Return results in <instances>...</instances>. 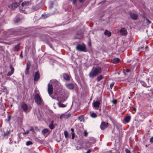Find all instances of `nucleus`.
<instances>
[{"label":"nucleus","instance_id":"6ab92c4d","mask_svg":"<svg viewBox=\"0 0 153 153\" xmlns=\"http://www.w3.org/2000/svg\"><path fill=\"white\" fill-rule=\"evenodd\" d=\"M120 61V59L118 58H114L112 60V62L114 63H118Z\"/></svg>","mask_w":153,"mask_h":153},{"label":"nucleus","instance_id":"79ce46f5","mask_svg":"<svg viewBox=\"0 0 153 153\" xmlns=\"http://www.w3.org/2000/svg\"><path fill=\"white\" fill-rule=\"evenodd\" d=\"M33 127L35 130L37 131L39 130L38 128L36 126H34Z\"/></svg>","mask_w":153,"mask_h":153},{"label":"nucleus","instance_id":"680f3d73","mask_svg":"<svg viewBox=\"0 0 153 153\" xmlns=\"http://www.w3.org/2000/svg\"><path fill=\"white\" fill-rule=\"evenodd\" d=\"M133 109H134V111H135L136 108H134H134H133Z\"/></svg>","mask_w":153,"mask_h":153},{"label":"nucleus","instance_id":"423d86ee","mask_svg":"<svg viewBox=\"0 0 153 153\" xmlns=\"http://www.w3.org/2000/svg\"><path fill=\"white\" fill-rule=\"evenodd\" d=\"M48 91L50 95L52 94L53 92V87L51 84L50 83H48Z\"/></svg>","mask_w":153,"mask_h":153},{"label":"nucleus","instance_id":"1a4fd4ad","mask_svg":"<svg viewBox=\"0 0 153 153\" xmlns=\"http://www.w3.org/2000/svg\"><path fill=\"white\" fill-rule=\"evenodd\" d=\"M149 79H146V81L148 82L147 83H146L144 81H140V83L141 85L145 87H150V84H149Z\"/></svg>","mask_w":153,"mask_h":153},{"label":"nucleus","instance_id":"2eb2a0df","mask_svg":"<svg viewBox=\"0 0 153 153\" xmlns=\"http://www.w3.org/2000/svg\"><path fill=\"white\" fill-rule=\"evenodd\" d=\"M53 123H54V121L53 120H52L51 121V123H50V124H49V128L51 129H53L55 127V126L54 125H55V124L53 125Z\"/></svg>","mask_w":153,"mask_h":153},{"label":"nucleus","instance_id":"aec40b11","mask_svg":"<svg viewBox=\"0 0 153 153\" xmlns=\"http://www.w3.org/2000/svg\"><path fill=\"white\" fill-rule=\"evenodd\" d=\"M48 131H49L48 129L47 128H45L42 130V134L43 135H45L47 133H48V134L49 133H48Z\"/></svg>","mask_w":153,"mask_h":153},{"label":"nucleus","instance_id":"c03bdc74","mask_svg":"<svg viewBox=\"0 0 153 153\" xmlns=\"http://www.w3.org/2000/svg\"><path fill=\"white\" fill-rule=\"evenodd\" d=\"M71 1L72 2L73 4H74L76 3V0H71Z\"/></svg>","mask_w":153,"mask_h":153},{"label":"nucleus","instance_id":"13d9d810","mask_svg":"<svg viewBox=\"0 0 153 153\" xmlns=\"http://www.w3.org/2000/svg\"><path fill=\"white\" fill-rule=\"evenodd\" d=\"M44 15H42V17H43V18H46V17H44Z\"/></svg>","mask_w":153,"mask_h":153},{"label":"nucleus","instance_id":"473e14b6","mask_svg":"<svg viewBox=\"0 0 153 153\" xmlns=\"http://www.w3.org/2000/svg\"><path fill=\"white\" fill-rule=\"evenodd\" d=\"M30 62H28L27 64L26 68H30Z\"/></svg>","mask_w":153,"mask_h":153},{"label":"nucleus","instance_id":"37998d69","mask_svg":"<svg viewBox=\"0 0 153 153\" xmlns=\"http://www.w3.org/2000/svg\"><path fill=\"white\" fill-rule=\"evenodd\" d=\"M150 141L151 142L153 143V137H152L150 138Z\"/></svg>","mask_w":153,"mask_h":153},{"label":"nucleus","instance_id":"f03ea898","mask_svg":"<svg viewBox=\"0 0 153 153\" xmlns=\"http://www.w3.org/2000/svg\"><path fill=\"white\" fill-rule=\"evenodd\" d=\"M34 99L35 102L38 105H41L43 103V101L40 95L36 94L34 96Z\"/></svg>","mask_w":153,"mask_h":153},{"label":"nucleus","instance_id":"bb28decb","mask_svg":"<svg viewBox=\"0 0 153 153\" xmlns=\"http://www.w3.org/2000/svg\"><path fill=\"white\" fill-rule=\"evenodd\" d=\"M103 77L102 75H100L97 77V81L98 82L100 81L103 78Z\"/></svg>","mask_w":153,"mask_h":153},{"label":"nucleus","instance_id":"49530a36","mask_svg":"<svg viewBox=\"0 0 153 153\" xmlns=\"http://www.w3.org/2000/svg\"><path fill=\"white\" fill-rule=\"evenodd\" d=\"M72 139H74V133H72Z\"/></svg>","mask_w":153,"mask_h":153},{"label":"nucleus","instance_id":"a19ab883","mask_svg":"<svg viewBox=\"0 0 153 153\" xmlns=\"http://www.w3.org/2000/svg\"><path fill=\"white\" fill-rule=\"evenodd\" d=\"M20 20V19L19 18H17L15 20V22L16 23L18 22Z\"/></svg>","mask_w":153,"mask_h":153},{"label":"nucleus","instance_id":"e433bc0d","mask_svg":"<svg viewBox=\"0 0 153 153\" xmlns=\"http://www.w3.org/2000/svg\"><path fill=\"white\" fill-rule=\"evenodd\" d=\"M113 104H115L117 103V100H113L112 101Z\"/></svg>","mask_w":153,"mask_h":153},{"label":"nucleus","instance_id":"412c9836","mask_svg":"<svg viewBox=\"0 0 153 153\" xmlns=\"http://www.w3.org/2000/svg\"><path fill=\"white\" fill-rule=\"evenodd\" d=\"M86 46L85 45L82 43L81 44H78L76 47V48H85Z\"/></svg>","mask_w":153,"mask_h":153},{"label":"nucleus","instance_id":"8fccbe9b","mask_svg":"<svg viewBox=\"0 0 153 153\" xmlns=\"http://www.w3.org/2000/svg\"><path fill=\"white\" fill-rule=\"evenodd\" d=\"M71 116V114H67L66 116L67 117H70Z\"/></svg>","mask_w":153,"mask_h":153},{"label":"nucleus","instance_id":"7ed1b4c3","mask_svg":"<svg viewBox=\"0 0 153 153\" xmlns=\"http://www.w3.org/2000/svg\"><path fill=\"white\" fill-rule=\"evenodd\" d=\"M31 5V3L30 1H25L23 2L22 4V9L21 10V11L23 12L24 11L23 8H26L30 7Z\"/></svg>","mask_w":153,"mask_h":153},{"label":"nucleus","instance_id":"4c0bfd02","mask_svg":"<svg viewBox=\"0 0 153 153\" xmlns=\"http://www.w3.org/2000/svg\"><path fill=\"white\" fill-rule=\"evenodd\" d=\"M11 117V116L10 115H9L8 117V120H7V122H9L10 120Z\"/></svg>","mask_w":153,"mask_h":153},{"label":"nucleus","instance_id":"de8ad7c7","mask_svg":"<svg viewBox=\"0 0 153 153\" xmlns=\"http://www.w3.org/2000/svg\"><path fill=\"white\" fill-rule=\"evenodd\" d=\"M88 134V133L86 132V131H85L84 132V136H87Z\"/></svg>","mask_w":153,"mask_h":153},{"label":"nucleus","instance_id":"c756f323","mask_svg":"<svg viewBox=\"0 0 153 153\" xmlns=\"http://www.w3.org/2000/svg\"><path fill=\"white\" fill-rule=\"evenodd\" d=\"M33 144V142L30 141H28L26 143V145L27 146H29L30 145Z\"/></svg>","mask_w":153,"mask_h":153},{"label":"nucleus","instance_id":"58836bf2","mask_svg":"<svg viewBox=\"0 0 153 153\" xmlns=\"http://www.w3.org/2000/svg\"><path fill=\"white\" fill-rule=\"evenodd\" d=\"M29 132V130H27L26 132H23L24 134H28Z\"/></svg>","mask_w":153,"mask_h":153},{"label":"nucleus","instance_id":"4468645a","mask_svg":"<svg viewBox=\"0 0 153 153\" xmlns=\"http://www.w3.org/2000/svg\"><path fill=\"white\" fill-rule=\"evenodd\" d=\"M119 31L120 33L122 35H125L127 33V30L124 28H122Z\"/></svg>","mask_w":153,"mask_h":153},{"label":"nucleus","instance_id":"a18cd8bd","mask_svg":"<svg viewBox=\"0 0 153 153\" xmlns=\"http://www.w3.org/2000/svg\"><path fill=\"white\" fill-rule=\"evenodd\" d=\"M126 71L127 73H129V72H130V70L129 69H126Z\"/></svg>","mask_w":153,"mask_h":153},{"label":"nucleus","instance_id":"603ef678","mask_svg":"<svg viewBox=\"0 0 153 153\" xmlns=\"http://www.w3.org/2000/svg\"><path fill=\"white\" fill-rule=\"evenodd\" d=\"M71 131L72 132V133H74V128H71Z\"/></svg>","mask_w":153,"mask_h":153},{"label":"nucleus","instance_id":"09e8293b","mask_svg":"<svg viewBox=\"0 0 153 153\" xmlns=\"http://www.w3.org/2000/svg\"><path fill=\"white\" fill-rule=\"evenodd\" d=\"M91 149H89L85 153H90L91 152Z\"/></svg>","mask_w":153,"mask_h":153},{"label":"nucleus","instance_id":"6e6d98bb","mask_svg":"<svg viewBox=\"0 0 153 153\" xmlns=\"http://www.w3.org/2000/svg\"><path fill=\"white\" fill-rule=\"evenodd\" d=\"M147 21L149 22V24H150V23H151V22L149 20L147 19Z\"/></svg>","mask_w":153,"mask_h":153},{"label":"nucleus","instance_id":"ea45409f","mask_svg":"<svg viewBox=\"0 0 153 153\" xmlns=\"http://www.w3.org/2000/svg\"><path fill=\"white\" fill-rule=\"evenodd\" d=\"M125 152H126V153H130V152L129 150H128V149H126L125 150Z\"/></svg>","mask_w":153,"mask_h":153},{"label":"nucleus","instance_id":"f257e3e1","mask_svg":"<svg viewBox=\"0 0 153 153\" xmlns=\"http://www.w3.org/2000/svg\"><path fill=\"white\" fill-rule=\"evenodd\" d=\"M102 71V69L100 66H97L93 67L91 71L89 74L90 77L94 78L99 74H100Z\"/></svg>","mask_w":153,"mask_h":153},{"label":"nucleus","instance_id":"69168bd1","mask_svg":"<svg viewBox=\"0 0 153 153\" xmlns=\"http://www.w3.org/2000/svg\"><path fill=\"white\" fill-rule=\"evenodd\" d=\"M139 51V50H137V51Z\"/></svg>","mask_w":153,"mask_h":153},{"label":"nucleus","instance_id":"393cba45","mask_svg":"<svg viewBox=\"0 0 153 153\" xmlns=\"http://www.w3.org/2000/svg\"><path fill=\"white\" fill-rule=\"evenodd\" d=\"M57 104L59 107H65L66 106L65 105L62 104L60 102H58Z\"/></svg>","mask_w":153,"mask_h":153},{"label":"nucleus","instance_id":"2f4dec72","mask_svg":"<svg viewBox=\"0 0 153 153\" xmlns=\"http://www.w3.org/2000/svg\"><path fill=\"white\" fill-rule=\"evenodd\" d=\"M29 68H26L25 71V74L26 75H27L28 73L29 70Z\"/></svg>","mask_w":153,"mask_h":153},{"label":"nucleus","instance_id":"3c124183","mask_svg":"<svg viewBox=\"0 0 153 153\" xmlns=\"http://www.w3.org/2000/svg\"><path fill=\"white\" fill-rule=\"evenodd\" d=\"M19 45H20L19 44H18L17 45H16L14 48H18L19 47H20V46H19Z\"/></svg>","mask_w":153,"mask_h":153},{"label":"nucleus","instance_id":"0eeeda50","mask_svg":"<svg viewBox=\"0 0 153 153\" xmlns=\"http://www.w3.org/2000/svg\"><path fill=\"white\" fill-rule=\"evenodd\" d=\"M108 123L104 121L102 122L100 126V128L102 130H104L108 127Z\"/></svg>","mask_w":153,"mask_h":153},{"label":"nucleus","instance_id":"864d4df0","mask_svg":"<svg viewBox=\"0 0 153 153\" xmlns=\"http://www.w3.org/2000/svg\"><path fill=\"white\" fill-rule=\"evenodd\" d=\"M20 56L21 57H22V51L21 52V53L20 54Z\"/></svg>","mask_w":153,"mask_h":153},{"label":"nucleus","instance_id":"dca6fc26","mask_svg":"<svg viewBox=\"0 0 153 153\" xmlns=\"http://www.w3.org/2000/svg\"><path fill=\"white\" fill-rule=\"evenodd\" d=\"M3 136L4 137H7L9 136L10 134V131H4L3 132Z\"/></svg>","mask_w":153,"mask_h":153},{"label":"nucleus","instance_id":"6e6552de","mask_svg":"<svg viewBox=\"0 0 153 153\" xmlns=\"http://www.w3.org/2000/svg\"><path fill=\"white\" fill-rule=\"evenodd\" d=\"M33 76L34 78V80L35 81H37L40 77L39 72H35L33 74Z\"/></svg>","mask_w":153,"mask_h":153},{"label":"nucleus","instance_id":"c85d7f7f","mask_svg":"<svg viewBox=\"0 0 153 153\" xmlns=\"http://www.w3.org/2000/svg\"><path fill=\"white\" fill-rule=\"evenodd\" d=\"M91 116L93 118H96L97 117V115L94 113L93 112L91 114Z\"/></svg>","mask_w":153,"mask_h":153},{"label":"nucleus","instance_id":"4d7b16f0","mask_svg":"<svg viewBox=\"0 0 153 153\" xmlns=\"http://www.w3.org/2000/svg\"><path fill=\"white\" fill-rule=\"evenodd\" d=\"M84 0H79V1L80 2H83Z\"/></svg>","mask_w":153,"mask_h":153},{"label":"nucleus","instance_id":"052dcab7","mask_svg":"<svg viewBox=\"0 0 153 153\" xmlns=\"http://www.w3.org/2000/svg\"><path fill=\"white\" fill-rule=\"evenodd\" d=\"M32 8H33V10H36V8H34V7H32Z\"/></svg>","mask_w":153,"mask_h":153},{"label":"nucleus","instance_id":"f8f14e48","mask_svg":"<svg viewBox=\"0 0 153 153\" xmlns=\"http://www.w3.org/2000/svg\"><path fill=\"white\" fill-rule=\"evenodd\" d=\"M10 68L11 69V71L8 72L7 75V76H11L14 73V68L12 67V65H10Z\"/></svg>","mask_w":153,"mask_h":153},{"label":"nucleus","instance_id":"5fc2aeb1","mask_svg":"<svg viewBox=\"0 0 153 153\" xmlns=\"http://www.w3.org/2000/svg\"><path fill=\"white\" fill-rule=\"evenodd\" d=\"M88 45L89 47H91V43L90 42H89L88 44Z\"/></svg>","mask_w":153,"mask_h":153},{"label":"nucleus","instance_id":"cd10ccee","mask_svg":"<svg viewBox=\"0 0 153 153\" xmlns=\"http://www.w3.org/2000/svg\"><path fill=\"white\" fill-rule=\"evenodd\" d=\"M46 38H47V40H48V41H53V39L52 38L49 37L48 36H46Z\"/></svg>","mask_w":153,"mask_h":153},{"label":"nucleus","instance_id":"9d476101","mask_svg":"<svg viewBox=\"0 0 153 153\" xmlns=\"http://www.w3.org/2000/svg\"><path fill=\"white\" fill-rule=\"evenodd\" d=\"M63 77L64 79L67 81H69L71 77V76L67 73H65L63 74Z\"/></svg>","mask_w":153,"mask_h":153},{"label":"nucleus","instance_id":"4be33fe9","mask_svg":"<svg viewBox=\"0 0 153 153\" xmlns=\"http://www.w3.org/2000/svg\"><path fill=\"white\" fill-rule=\"evenodd\" d=\"M76 49L77 51L80 52H86L88 51L87 48H76Z\"/></svg>","mask_w":153,"mask_h":153},{"label":"nucleus","instance_id":"f3484780","mask_svg":"<svg viewBox=\"0 0 153 153\" xmlns=\"http://www.w3.org/2000/svg\"><path fill=\"white\" fill-rule=\"evenodd\" d=\"M130 16L131 18L134 20L136 19L137 18V15L134 13H131Z\"/></svg>","mask_w":153,"mask_h":153},{"label":"nucleus","instance_id":"9b49d317","mask_svg":"<svg viewBox=\"0 0 153 153\" xmlns=\"http://www.w3.org/2000/svg\"><path fill=\"white\" fill-rule=\"evenodd\" d=\"M66 87L69 89H73L74 87V85L73 83H70L66 84L65 85Z\"/></svg>","mask_w":153,"mask_h":153},{"label":"nucleus","instance_id":"7c9ffc66","mask_svg":"<svg viewBox=\"0 0 153 153\" xmlns=\"http://www.w3.org/2000/svg\"><path fill=\"white\" fill-rule=\"evenodd\" d=\"M64 135L65 137L67 138L68 137V133L67 131H65L64 132Z\"/></svg>","mask_w":153,"mask_h":153},{"label":"nucleus","instance_id":"ddd939ff","mask_svg":"<svg viewBox=\"0 0 153 153\" xmlns=\"http://www.w3.org/2000/svg\"><path fill=\"white\" fill-rule=\"evenodd\" d=\"M21 108L24 111H27L28 108L27 104L25 103H23L21 105Z\"/></svg>","mask_w":153,"mask_h":153},{"label":"nucleus","instance_id":"f704fd0d","mask_svg":"<svg viewBox=\"0 0 153 153\" xmlns=\"http://www.w3.org/2000/svg\"><path fill=\"white\" fill-rule=\"evenodd\" d=\"M15 40V38H13L12 39V41H11L10 42H9L8 44H11L13 43V41Z\"/></svg>","mask_w":153,"mask_h":153},{"label":"nucleus","instance_id":"e2e57ef3","mask_svg":"<svg viewBox=\"0 0 153 153\" xmlns=\"http://www.w3.org/2000/svg\"><path fill=\"white\" fill-rule=\"evenodd\" d=\"M145 48H148V47L147 46H145Z\"/></svg>","mask_w":153,"mask_h":153},{"label":"nucleus","instance_id":"a878e982","mask_svg":"<svg viewBox=\"0 0 153 153\" xmlns=\"http://www.w3.org/2000/svg\"><path fill=\"white\" fill-rule=\"evenodd\" d=\"M146 113H144L140 114V116L142 118L145 119L147 117V116L146 115Z\"/></svg>","mask_w":153,"mask_h":153},{"label":"nucleus","instance_id":"20e7f679","mask_svg":"<svg viewBox=\"0 0 153 153\" xmlns=\"http://www.w3.org/2000/svg\"><path fill=\"white\" fill-rule=\"evenodd\" d=\"M22 1H20L19 3L15 2L13 3L12 4L8 6V7L12 9H14L17 7L20 4V3L22 2Z\"/></svg>","mask_w":153,"mask_h":153},{"label":"nucleus","instance_id":"b1692460","mask_svg":"<svg viewBox=\"0 0 153 153\" xmlns=\"http://www.w3.org/2000/svg\"><path fill=\"white\" fill-rule=\"evenodd\" d=\"M78 119L80 122H84L85 121L84 117L82 115H81L78 117Z\"/></svg>","mask_w":153,"mask_h":153},{"label":"nucleus","instance_id":"0e129e2a","mask_svg":"<svg viewBox=\"0 0 153 153\" xmlns=\"http://www.w3.org/2000/svg\"><path fill=\"white\" fill-rule=\"evenodd\" d=\"M149 122H151V120H149Z\"/></svg>","mask_w":153,"mask_h":153},{"label":"nucleus","instance_id":"72a5a7b5","mask_svg":"<svg viewBox=\"0 0 153 153\" xmlns=\"http://www.w3.org/2000/svg\"><path fill=\"white\" fill-rule=\"evenodd\" d=\"M114 82H111L110 85V87L111 89L112 88V87L114 86Z\"/></svg>","mask_w":153,"mask_h":153},{"label":"nucleus","instance_id":"c9c22d12","mask_svg":"<svg viewBox=\"0 0 153 153\" xmlns=\"http://www.w3.org/2000/svg\"><path fill=\"white\" fill-rule=\"evenodd\" d=\"M30 131H32L33 132H34L35 130L34 129V127H31L30 128Z\"/></svg>","mask_w":153,"mask_h":153},{"label":"nucleus","instance_id":"bf43d9fd","mask_svg":"<svg viewBox=\"0 0 153 153\" xmlns=\"http://www.w3.org/2000/svg\"><path fill=\"white\" fill-rule=\"evenodd\" d=\"M15 49H16V51H18V50H19V48H15Z\"/></svg>","mask_w":153,"mask_h":153},{"label":"nucleus","instance_id":"5701e85b","mask_svg":"<svg viewBox=\"0 0 153 153\" xmlns=\"http://www.w3.org/2000/svg\"><path fill=\"white\" fill-rule=\"evenodd\" d=\"M104 33L105 35L107 36L108 37L110 36L111 35V32L107 30H106Z\"/></svg>","mask_w":153,"mask_h":153},{"label":"nucleus","instance_id":"a211bd4d","mask_svg":"<svg viewBox=\"0 0 153 153\" xmlns=\"http://www.w3.org/2000/svg\"><path fill=\"white\" fill-rule=\"evenodd\" d=\"M130 120L131 117L129 116L126 117L124 119L125 122L127 123H129L130 122Z\"/></svg>","mask_w":153,"mask_h":153},{"label":"nucleus","instance_id":"39448f33","mask_svg":"<svg viewBox=\"0 0 153 153\" xmlns=\"http://www.w3.org/2000/svg\"><path fill=\"white\" fill-rule=\"evenodd\" d=\"M101 102V99L100 98H99L98 100L96 101H94L93 103V105L94 107H95V108H98L100 106Z\"/></svg>","mask_w":153,"mask_h":153},{"label":"nucleus","instance_id":"338daca9","mask_svg":"<svg viewBox=\"0 0 153 153\" xmlns=\"http://www.w3.org/2000/svg\"><path fill=\"white\" fill-rule=\"evenodd\" d=\"M124 74H125V72H124Z\"/></svg>","mask_w":153,"mask_h":153}]
</instances>
